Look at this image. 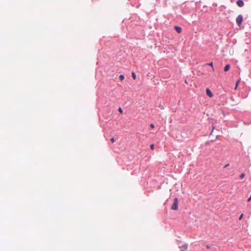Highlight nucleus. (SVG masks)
<instances>
[{
  "label": "nucleus",
  "instance_id": "nucleus-1",
  "mask_svg": "<svg viewBox=\"0 0 251 251\" xmlns=\"http://www.w3.org/2000/svg\"><path fill=\"white\" fill-rule=\"evenodd\" d=\"M172 209L173 210H177L178 209V200L177 198H175L174 200V202L172 206Z\"/></svg>",
  "mask_w": 251,
  "mask_h": 251
},
{
  "label": "nucleus",
  "instance_id": "nucleus-2",
  "mask_svg": "<svg viewBox=\"0 0 251 251\" xmlns=\"http://www.w3.org/2000/svg\"><path fill=\"white\" fill-rule=\"evenodd\" d=\"M243 21V16L241 15H238L236 19L237 24L240 26Z\"/></svg>",
  "mask_w": 251,
  "mask_h": 251
},
{
  "label": "nucleus",
  "instance_id": "nucleus-3",
  "mask_svg": "<svg viewBox=\"0 0 251 251\" xmlns=\"http://www.w3.org/2000/svg\"><path fill=\"white\" fill-rule=\"evenodd\" d=\"M206 93L210 98H212L213 96V94L209 88L206 89Z\"/></svg>",
  "mask_w": 251,
  "mask_h": 251
},
{
  "label": "nucleus",
  "instance_id": "nucleus-4",
  "mask_svg": "<svg viewBox=\"0 0 251 251\" xmlns=\"http://www.w3.org/2000/svg\"><path fill=\"white\" fill-rule=\"evenodd\" d=\"M236 3L238 5V6L239 7H242L244 5V3L243 1L242 0H237Z\"/></svg>",
  "mask_w": 251,
  "mask_h": 251
},
{
  "label": "nucleus",
  "instance_id": "nucleus-5",
  "mask_svg": "<svg viewBox=\"0 0 251 251\" xmlns=\"http://www.w3.org/2000/svg\"><path fill=\"white\" fill-rule=\"evenodd\" d=\"M176 31L178 33H180L181 32V31H182V29H181V28L180 27V26H175L174 27Z\"/></svg>",
  "mask_w": 251,
  "mask_h": 251
},
{
  "label": "nucleus",
  "instance_id": "nucleus-6",
  "mask_svg": "<svg viewBox=\"0 0 251 251\" xmlns=\"http://www.w3.org/2000/svg\"><path fill=\"white\" fill-rule=\"evenodd\" d=\"M180 249H181L180 251H185L186 250V249H187V245H183L180 247Z\"/></svg>",
  "mask_w": 251,
  "mask_h": 251
},
{
  "label": "nucleus",
  "instance_id": "nucleus-7",
  "mask_svg": "<svg viewBox=\"0 0 251 251\" xmlns=\"http://www.w3.org/2000/svg\"><path fill=\"white\" fill-rule=\"evenodd\" d=\"M230 68V65L229 64H227L225 66L224 70L225 71H227Z\"/></svg>",
  "mask_w": 251,
  "mask_h": 251
},
{
  "label": "nucleus",
  "instance_id": "nucleus-8",
  "mask_svg": "<svg viewBox=\"0 0 251 251\" xmlns=\"http://www.w3.org/2000/svg\"><path fill=\"white\" fill-rule=\"evenodd\" d=\"M131 75H132V77H133V79H134V80H135V79H136V74H135V73L134 72H132V73H131Z\"/></svg>",
  "mask_w": 251,
  "mask_h": 251
},
{
  "label": "nucleus",
  "instance_id": "nucleus-9",
  "mask_svg": "<svg viewBox=\"0 0 251 251\" xmlns=\"http://www.w3.org/2000/svg\"><path fill=\"white\" fill-rule=\"evenodd\" d=\"M119 78H120V80L122 81V80H123L124 79L125 76H124V75H121L119 76Z\"/></svg>",
  "mask_w": 251,
  "mask_h": 251
},
{
  "label": "nucleus",
  "instance_id": "nucleus-10",
  "mask_svg": "<svg viewBox=\"0 0 251 251\" xmlns=\"http://www.w3.org/2000/svg\"><path fill=\"white\" fill-rule=\"evenodd\" d=\"M245 176V175L244 173H242V174H241V175L240 176V178L242 179Z\"/></svg>",
  "mask_w": 251,
  "mask_h": 251
},
{
  "label": "nucleus",
  "instance_id": "nucleus-11",
  "mask_svg": "<svg viewBox=\"0 0 251 251\" xmlns=\"http://www.w3.org/2000/svg\"><path fill=\"white\" fill-rule=\"evenodd\" d=\"M240 79H239L237 80L236 83V86H235V89H236L238 86V85L239 84V83L240 82Z\"/></svg>",
  "mask_w": 251,
  "mask_h": 251
},
{
  "label": "nucleus",
  "instance_id": "nucleus-12",
  "mask_svg": "<svg viewBox=\"0 0 251 251\" xmlns=\"http://www.w3.org/2000/svg\"><path fill=\"white\" fill-rule=\"evenodd\" d=\"M207 64L210 65V66H211L212 67L213 70H214V67L213 66V63L212 62H211L210 63H208Z\"/></svg>",
  "mask_w": 251,
  "mask_h": 251
},
{
  "label": "nucleus",
  "instance_id": "nucleus-13",
  "mask_svg": "<svg viewBox=\"0 0 251 251\" xmlns=\"http://www.w3.org/2000/svg\"><path fill=\"white\" fill-rule=\"evenodd\" d=\"M150 148L151 149L153 150H154V145L153 144H151V146H150Z\"/></svg>",
  "mask_w": 251,
  "mask_h": 251
},
{
  "label": "nucleus",
  "instance_id": "nucleus-14",
  "mask_svg": "<svg viewBox=\"0 0 251 251\" xmlns=\"http://www.w3.org/2000/svg\"><path fill=\"white\" fill-rule=\"evenodd\" d=\"M118 110H119V111L121 113H123V110H122V109L121 107H119V108Z\"/></svg>",
  "mask_w": 251,
  "mask_h": 251
},
{
  "label": "nucleus",
  "instance_id": "nucleus-15",
  "mask_svg": "<svg viewBox=\"0 0 251 251\" xmlns=\"http://www.w3.org/2000/svg\"><path fill=\"white\" fill-rule=\"evenodd\" d=\"M150 127L151 128H154V126L153 124H150Z\"/></svg>",
  "mask_w": 251,
  "mask_h": 251
},
{
  "label": "nucleus",
  "instance_id": "nucleus-16",
  "mask_svg": "<svg viewBox=\"0 0 251 251\" xmlns=\"http://www.w3.org/2000/svg\"><path fill=\"white\" fill-rule=\"evenodd\" d=\"M110 141L112 142V143H114L115 142V139L113 137H112L111 139H110Z\"/></svg>",
  "mask_w": 251,
  "mask_h": 251
},
{
  "label": "nucleus",
  "instance_id": "nucleus-17",
  "mask_svg": "<svg viewBox=\"0 0 251 251\" xmlns=\"http://www.w3.org/2000/svg\"><path fill=\"white\" fill-rule=\"evenodd\" d=\"M243 217V214H242L240 216L239 218V220H241V219H242Z\"/></svg>",
  "mask_w": 251,
  "mask_h": 251
},
{
  "label": "nucleus",
  "instance_id": "nucleus-18",
  "mask_svg": "<svg viewBox=\"0 0 251 251\" xmlns=\"http://www.w3.org/2000/svg\"><path fill=\"white\" fill-rule=\"evenodd\" d=\"M251 201V196L248 199V202H249Z\"/></svg>",
  "mask_w": 251,
  "mask_h": 251
},
{
  "label": "nucleus",
  "instance_id": "nucleus-19",
  "mask_svg": "<svg viewBox=\"0 0 251 251\" xmlns=\"http://www.w3.org/2000/svg\"><path fill=\"white\" fill-rule=\"evenodd\" d=\"M229 165V164H226V165L224 166V168H226V167H227Z\"/></svg>",
  "mask_w": 251,
  "mask_h": 251
},
{
  "label": "nucleus",
  "instance_id": "nucleus-20",
  "mask_svg": "<svg viewBox=\"0 0 251 251\" xmlns=\"http://www.w3.org/2000/svg\"><path fill=\"white\" fill-rule=\"evenodd\" d=\"M206 248H207V249H209L210 248H209V247L207 245V246H206Z\"/></svg>",
  "mask_w": 251,
  "mask_h": 251
}]
</instances>
